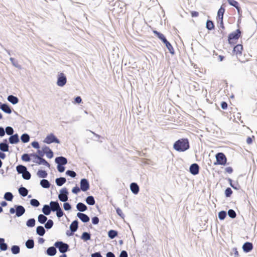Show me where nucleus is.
<instances>
[{
	"label": "nucleus",
	"instance_id": "obj_1",
	"mask_svg": "<svg viewBox=\"0 0 257 257\" xmlns=\"http://www.w3.org/2000/svg\"><path fill=\"white\" fill-rule=\"evenodd\" d=\"M190 147L187 139L182 138L176 141L173 145V148L178 152H184Z\"/></svg>",
	"mask_w": 257,
	"mask_h": 257
},
{
	"label": "nucleus",
	"instance_id": "obj_2",
	"mask_svg": "<svg viewBox=\"0 0 257 257\" xmlns=\"http://www.w3.org/2000/svg\"><path fill=\"white\" fill-rule=\"evenodd\" d=\"M153 33L156 34V35L160 39L162 40V41L165 44L166 47L168 49L169 52L173 54L174 53V49L172 46V45L169 42L167 41L164 35L157 31H154Z\"/></svg>",
	"mask_w": 257,
	"mask_h": 257
},
{
	"label": "nucleus",
	"instance_id": "obj_3",
	"mask_svg": "<svg viewBox=\"0 0 257 257\" xmlns=\"http://www.w3.org/2000/svg\"><path fill=\"white\" fill-rule=\"evenodd\" d=\"M26 210L24 206L20 205H15L14 207H12L10 209V212L11 214L16 213V216L19 217L22 216L25 213Z\"/></svg>",
	"mask_w": 257,
	"mask_h": 257
},
{
	"label": "nucleus",
	"instance_id": "obj_4",
	"mask_svg": "<svg viewBox=\"0 0 257 257\" xmlns=\"http://www.w3.org/2000/svg\"><path fill=\"white\" fill-rule=\"evenodd\" d=\"M55 246L58 248L59 251L62 253L67 252L69 249V245L61 241H57L54 244Z\"/></svg>",
	"mask_w": 257,
	"mask_h": 257
},
{
	"label": "nucleus",
	"instance_id": "obj_5",
	"mask_svg": "<svg viewBox=\"0 0 257 257\" xmlns=\"http://www.w3.org/2000/svg\"><path fill=\"white\" fill-rule=\"evenodd\" d=\"M217 164L224 165L226 163V158L223 153H218L215 155ZM216 164V163H214Z\"/></svg>",
	"mask_w": 257,
	"mask_h": 257
},
{
	"label": "nucleus",
	"instance_id": "obj_6",
	"mask_svg": "<svg viewBox=\"0 0 257 257\" xmlns=\"http://www.w3.org/2000/svg\"><path fill=\"white\" fill-rule=\"evenodd\" d=\"M68 191L67 189L66 188H63L60 190L58 198L62 202H66L68 199Z\"/></svg>",
	"mask_w": 257,
	"mask_h": 257
},
{
	"label": "nucleus",
	"instance_id": "obj_7",
	"mask_svg": "<svg viewBox=\"0 0 257 257\" xmlns=\"http://www.w3.org/2000/svg\"><path fill=\"white\" fill-rule=\"evenodd\" d=\"M67 82V78L63 73H60L58 74L57 84L60 87L64 86Z\"/></svg>",
	"mask_w": 257,
	"mask_h": 257
},
{
	"label": "nucleus",
	"instance_id": "obj_8",
	"mask_svg": "<svg viewBox=\"0 0 257 257\" xmlns=\"http://www.w3.org/2000/svg\"><path fill=\"white\" fill-rule=\"evenodd\" d=\"M44 142L48 144H50L53 143L60 144V141L53 134H50V135H48L45 139Z\"/></svg>",
	"mask_w": 257,
	"mask_h": 257
},
{
	"label": "nucleus",
	"instance_id": "obj_9",
	"mask_svg": "<svg viewBox=\"0 0 257 257\" xmlns=\"http://www.w3.org/2000/svg\"><path fill=\"white\" fill-rule=\"evenodd\" d=\"M78 227V221L77 220H74L70 225V229L71 230V233L68 234L69 230H67L66 232V234L68 236L72 235L74 233L77 231Z\"/></svg>",
	"mask_w": 257,
	"mask_h": 257
},
{
	"label": "nucleus",
	"instance_id": "obj_10",
	"mask_svg": "<svg viewBox=\"0 0 257 257\" xmlns=\"http://www.w3.org/2000/svg\"><path fill=\"white\" fill-rule=\"evenodd\" d=\"M240 31L237 29L235 32L230 34L228 36V42L229 43H233V40H237L240 35Z\"/></svg>",
	"mask_w": 257,
	"mask_h": 257
},
{
	"label": "nucleus",
	"instance_id": "obj_11",
	"mask_svg": "<svg viewBox=\"0 0 257 257\" xmlns=\"http://www.w3.org/2000/svg\"><path fill=\"white\" fill-rule=\"evenodd\" d=\"M80 189L83 191L85 192L89 189V183L88 181L85 178L82 179L80 180Z\"/></svg>",
	"mask_w": 257,
	"mask_h": 257
},
{
	"label": "nucleus",
	"instance_id": "obj_12",
	"mask_svg": "<svg viewBox=\"0 0 257 257\" xmlns=\"http://www.w3.org/2000/svg\"><path fill=\"white\" fill-rule=\"evenodd\" d=\"M190 172L193 175H196L199 173V166L196 163H193L191 165L189 168Z\"/></svg>",
	"mask_w": 257,
	"mask_h": 257
},
{
	"label": "nucleus",
	"instance_id": "obj_13",
	"mask_svg": "<svg viewBox=\"0 0 257 257\" xmlns=\"http://www.w3.org/2000/svg\"><path fill=\"white\" fill-rule=\"evenodd\" d=\"M36 159L37 160H35L33 161L34 163L37 164L38 165H43L46 166H47L49 168L50 167V164L42 157L39 156V157Z\"/></svg>",
	"mask_w": 257,
	"mask_h": 257
},
{
	"label": "nucleus",
	"instance_id": "obj_14",
	"mask_svg": "<svg viewBox=\"0 0 257 257\" xmlns=\"http://www.w3.org/2000/svg\"><path fill=\"white\" fill-rule=\"evenodd\" d=\"M55 162L57 165H65L67 163V159L63 156L56 157Z\"/></svg>",
	"mask_w": 257,
	"mask_h": 257
},
{
	"label": "nucleus",
	"instance_id": "obj_15",
	"mask_svg": "<svg viewBox=\"0 0 257 257\" xmlns=\"http://www.w3.org/2000/svg\"><path fill=\"white\" fill-rule=\"evenodd\" d=\"M0 150L4 152L9 151V146L7 139H5L3 142L0 143Z\"/></svg>",
	"mask_w": 257,
	"mask_h": 257
},
{
	"label": "nucleus",
	"instance_id": "obj_16",
	"mask_svg": "<svg viewBox=\"0 0 257 257\" xmlns=\"http://www.w3.org/2000/svg\"><path fill=\"white\" fill-rule=\"evenodd\" d=\"M77 216L84 223L87 222L89 221L90 218L89 216L83 213L78 212L77 213Z\"/></svg>",
	"mask_w": 257,
	"mask_h": 257
},
{
	"label": "nucleus",
	"instance_id": "obj_17",
	"mask_svg": "<svg viewBox=\"0 0 257 257\" xmlns=\"http://www.w3.org/2000/svg\"><path fill=\"white\" fill-rule=\"evenodd\" d=\"M130 189L134 194L136 195L138 194L140 188L137 183L133 182L130 185Z\"/></svg>",
	"mask_w": 257,
	"mask_h": 257
},
{
	"label": "nucleus",
	"instance_id": "obj_18",
	"mask_svg": "<svg viewBox=\"0 0 257 257\" xmlns=\"http://www.w3.org/2000/svg\"><path fill=\"white\" fill-rule=\"evenodd\" d=\"M253 245L252 243L249 242H245L242 245V249L245 252H248L252 249Z\"/></svg>",
	"mask_w": 257,
	"mask_h": 257
},
{
	"label": "nucleus",
	"instance_id": "obj_19",
	"mask_svg": "<svg viewBox=\"0 0 257 257\" xmlns=\"http://www.w3.org/2000/svg\"><path fill=\"white\" fill-rule=\"evenodd\" d=\"M9 141L11 144H16L19 142L20 140L17 134L11 136L9 139Z\"/></svg>",
	"mask_w": 257,
	"mask_h": 257
},
{
	"label": "nucleus",
	"instance_id": "obj_20",
	"mask_svg": "<svg viewBox=\"0 0 257 257\" xmlns=\"http://www.w3.org/2000/svg\"><path fill=\"white\" fill-rule=\"evenodd\" d=\"M49 206L51 208V211L53 212H55L56 210L61 208L58 201H51L50 202Z\"/></svg>",
	"mask_w": 257,
	"mask_h": 257
},
{
	"label": "nucleus",
	"instance_id": "obj_21",
	"mask_svg": "<svg viewBox=\"0 0 257 257\" xmlns=\"http://www.w3.org/2000/svg\"><path fill=\"white\" fill-rule=\"evenodd\" d=\"M242 50V46L241 45L238 44L234 47L233 52L237 56L241 55Z\"/></svg>",
	"mask_w": 257,
	"mask_h": 257
},
{
	"label": "nucleus",
	"instance_id": "obj_22",
	"mask_svg": "<svg viewBox=\"0 0 257 257\" xmlns=\"http://www.w3.org/2000/svg\"><path fill=\"white\" fill-rule=\"evenodd\" d=\"M56 252L57 250L55 246L49 247L46 250V253L50 256H54L56 254Z\"/></svg>",
	"mask_w": 257,
	"mask_h": 257
},
{
	"label": "nucleus",
	"instance_id": "obj_23",
	"mask_svg": "<svg viewBox=\"0 0 257 257\" xmlns=\"http://www.w3.org/2000/svg\"><path fill=\"white\" fill-rule=\"evenodd\" d=\"M76 208L80 212H84L87 209V207L84 203L79 202L76 205Z\"/></svg>",
	"mask_w": 257,
	"mask_h": 257
},
{
	"label": "nucleus",
	"instance_id": "obj_24",
	"mask_svg": "<svg viewBox=\"0 0 257 257\" xmlns=\"http://www.w3.org/2000/svg\"><path fill=\"white\" fill-rule=\"evenodd\" d=\"M8 100L13 104H16L19 102V99L17 97L13 95H9L7 98Z\"/></svg>",
	"mask_w": 257,
	"mask_h": 257
},
{
	"label": "nucleus",
	"instance_id": "obj_25",
	"mask_svg": "<svg viewBox=\"0 0 257 257\" xmlns=\"http://www.w3.org/2000/svg\"><path fill=\"white\" fill-rule=\"evenodd\" d=\"M49 205L46 204L43 206L42 211L44 215H49L52 211Z\"/></svg>",
	"mask_w": 257,
	"mask_h": 257
},
{
	"label": "nucleus",
	"instance_id": "obj_26",
	"mask_svg": "<svg viewBox=\"0 0 257 257\" xmlns=\"http://www.w3.org/2000/svg\"><path fill=\"white\" fill-rule=\"evenodd\" d=\"M45 232V229L42 226H38L36 228V233L40 236H43Z\"/></svg>",
	"mask_w": 257,
	"mask_h": 257
},
{
	"label": "nucleus",
	"instance_id": "obj_27",
	"mask_svg": "<svg viewBox=\"0 0 257 257\" xmlns=\"http://www.w3.org/2000/svg\"><path fill=\"white\" fill-rule=\"evenodd\" d=\"M57 186H61L66 182V179L64 177L58 178L55 180Z\"/></svg>",
	"mask_w": 257,
	"mask_h": 257
},
{
	"label": "nucleus",
	"instance_id": "obj_28",
	"mask_svg": "<svg viewBox=\"0 0 257 257\" xmlns=\"http://www.w3.org/2000/svg\"><path fill=\"white\" fill-rule=\"evenodd\" d=\"M41 186L44 188H49L50 186V183L48 180L46 179H42L40 181Z\"/></svg>",
	"mask_w": 257,
	"mask_h": 257
},
{
	"label": "nucleus",
	"instance_id": "obj_29",
	"mask_svg": "<svg viewBox=\"0 0 257 257\" xmlns=\"http://www.w3.org/2000/svg\"><path fill=\"white\" fill-rule=\"evenodd\" d=\"M91 238V234L87 232H84L82 233V235L81 236V239L84 240V241H86L87 240H90Z\"/></svg>",
	"mask_w": 257,
	"mask_h": 257
},
{
	"label": "nucleus",
	"instance_id": "obj_30",
	"mask_svg": "<svg viewBox=\"0 0 257 257\" xmlns=\"http://www.w3.org/2000/svg\"><path fill=\"white\" fill-rule=\"evenodd\" d=\"M1 109L5 112L10 114L12 113V109L10 106L7 103H4Z\"/></svg>",
	"mask_w": 257,
	"mask_h": 257
},
{
	"label": "nucleus",
	"instance_id": "obj_31",
	"mask_svg": "<svg viewBox=\"0 0 257 257\" xmlns=\"http://www.w3.org/2000/svg\"><path fill=\"white\" fill-rule=\"evenodd\" d=\"M19 193L21 196L25 197L28 194V190L24 187H21L19 189Z\"/></svg>",
	"mask_w": 257,
	"mask_h": 257
},
{
	"label": "nucleus",
	"instance_id": "obj_32",
	"mask_svg": "<svg viewBox=\"0 0 257 257\" xmlns=\"http://www.w3.org/2000/svg\"><path fill=\"white\" fill-rule=\"evenodd\" d=\"M85 201L86 203L89 205H93L95 203V199L92 196H88L87 197Z\"/></svg>",
	"mask_w": 257,
	"mask_h": 257
},
{
	"label": "nucleus",
	"instance_id": "obj_33",
	"mask_svg": "<svg viewBox=\"0 0 257 257\" xmlns=\"http://www.w3.org/2000/svg\"><path fill=\"white\" fill-rule=\"evenodd\" d=\"M17 171L19 174H23L25 171H26L27 169L26 167L23 166L22 165H19L16 167Z\"/></svg>",
	"mask_w": 257,
	"mask_h": 257
},
{
	"label": "nucleus",
	"instance_id": "obj_34",
	"mask_svg": "<svg viewBox=\"0 0 257 257\" xmlns=\"http://www.w3.org/2000/svg\"><path fill=\"white\" fill-rule=\"evenodd\" d=\"M47 220V217L44 214H40L38 217V221L41 224H44Z\"/></svg>",
	"mask_w": 257,
	"mask_h": 257
},
{
	"label": "nucleus",
	"instance_id": "obj_35",
	"mask_svg": "<svg viewBox=\"0 0 257 257\" xmlns=\"http://www.w3.org/2000/svg\"><path fill=\"white\" fill-rule=\"evenodd\" d=\"M21 141L24 143H27L30 141V136L28 134H23L21 137Z\"/></svg>",
	"mask_w": 257,
	"mask_h": 257
},
{
	"label": "nucleus",
	"instance_id": "obj_36",
	"mask_svg": "<svg viewBox=\"0 0 257 257\" xmlns=\"http://www.w3.org/2000/svg\"><path fill=\"white\" fill-rule=\"evenodd\" d=\"M26 246L28 249H32L34 246V241L32 239H29L26 242Z\"/></svg>",
	"mask_w": 257,
	"mask_h": 257
},
{
	"label": "nucleus",
	"instance_id": "obj_37",
	"mask_svg": "<svg viewBox=\"0 0 257 257\" xmlns=\"http://www.w3.org/2000/svg\"><path fill=\"white\" fill-rule=\"evenodd\" d=\"M14 196L11 192H7L4 195V199L8 201H12Z\"/></svg>",
	"mask_w": 257,
	"mask_h": 257
},
{
	"label": "nucleus",
	"instance_id": "obj_38",
	"mask_svg": "<svg viewBox=\"0 0 257 257\" xmlns=\"http://www.w3.org/2000/svg\"><path fill=\"white\" fill-rule=\"evenodd\" d=\"M118 234L117 231L115 230H110L108 232V236L111 239H113L115 238Z\"/></svg>",
	"mask_w": 257,
	"mask_h": 257
},
{
	"label": "nucleus",
	"instance_id": "obj_39",
	"mask_svg": "<svg viewBox=\"0 0 257 257\" xmlns=\"http://www.w3.org/2000/svg\"><path fill=\"white\" fill-rule=\"evenodd\" d=\"M36 221L34 218H31L26 222V225L29 227H33L35 225Z\"/></svg>",
	"mask_w": 257,
	"mask_h": 257
},
{
	"label": "nucleus",
	"instance_id": "obj_40",
	"mask_svg": "<svg viewBox=\"0 0 257 257\" xmlns=\"http://www.w3.org/2000/svg\"><path fill=\"white\" fill-rule=\"evenodd\" d=\"M224 12L225 9L222 7H221L217 13V17L218 19H223Z\"/></svg>",
	"mask_w": 257,
	"mask_h": 257
},
{
	"label": "nucleus",
	"instance_id": "obj_41",
	"mask_svg": "<svg viewBox=\"0 0 257 257\" xmlns=\"http://www.w3.org/2000/svg\"><path fill=\"white\" fill-rule=\"evenodd\" d=\"M11 251L14 254H18L20 251V247L18 245H13L11 247Z\"/></svg>",
	"mask_w": 257,
	"mask_h": 257
},
{
	"label": "nucleus",
	"instance_id": "obj_42",
	"mask_svg": "<svg viewBox=\"0 0 257 257\" xmlns=\"http://www.w3.org/2000/svg\"><path fill=\"white\" fill-rule=\"evenodd\" d=\"M206 27L209 30H212L214 28L213 22L211 20H207L206 23Z\"/></svg>",
	"mask_w": 257,
	"mask_h": 257
},
{
	"label": "nucleus",
	"instance_id": "obj_43",
	"mask_svg": "<svg viewBox=\"0 0 257 257\" xmlns=\"http://www.w3.org/2000/svg\"><path fill=\"white\" fill-rule=\"evenodd\" d=\"M37 175L40 178H45L47 177L48 174L46 171L39 170L37 172Z\"/></svg>",
	"mask_w": 257,
	"mask_h": 257
},
{
	"label": "nucleus",
	"instance_id": "obj_44",
	"mask_svg": "<svg viewBox=\"0 0 257 257\" xmlns=\"http://www.w3.org/2000/svg\"><path fill=\"white\" fill-rule=\"evenodd\" d=\"M31 175L30 173L27 170L25 172L22 174V177L24 179L29 180L30 179Z\"/></svg>",
	"mask_w": 257,
	"mask_h": 257
},
{
	"label": "nucleus",
	"instance_id": "obj_45",
	"mask_svg": "<svg viewBox=\"0 0 257 257\" xmlns=\"http://www.w3.org/2000/svg\"><path fill=\"white\" fill-rule=\"evenodd\" d=\"M53 221L51 219H49L45 224V227L47 229H50L53 225Z\"/></svg>",
	"mask_w": 257,
	"mask_h": 257
},
{
	"label": "nucleus",
	"instance_id": "obj_46",
	"mask_svg": "<svg viewBox=\"0 0 257 257\" xmlns=\"http://www.w3.org/2000/svg\"><path fill=\"white\" fill-rule=\"evenodd\" d=\"M21 158L23 161L25 162H29L31 160L30 155L29 154H24Z\"/></svg>",
	"mask_w": 257,
	"mask_h": 257
},
{
	"label": "nucleus",
	"instance_id": "obj_47",
	"mask_svg": "<svg viewBox=\"0 0 257 257\" xmlns=\"http://www.w3.org/2000/svg\"><path fill=\"white\" fill-rule=\"evenodd\" d=\"M30 204L34 207H38L40 205L39 201L36 199H32L30 200Z\"/></svg>",
	"mask_w": 257,
	"mask_h": 257
},
{
	"label": "nucleus",
	"instance_id": "obj_48",
	"mask_svg": "<svg viewBox=\"0 0 257 257\" xmlns=\"http://www.w3.org/2000/svg\"><path fill=\"white\" fill-rule=\"evenodd\" d=\"M8 135L12 136L14 133V130L11 126H7L6 127L5 133Z\"/></svg>",
	"mask_w": 257,
	"mask_h": 257
},
{
	"label": "nucleus",
	"instance_id": "obj_49",
	"mask_svg": "<svg viewBox=\"0 0 257 257\" xmlns=\"http://www.w3.org/2000/svg\"><path fill=\"white\" fill-rule=\"evenodd\" d=\"M228 215L231 218H234L236 217V214L233 209H229L228 211Z\"/></svg>",
	"mask_w": 257,
	"mask_h": 257
},
{
	"label": "nucleus",
	"instance_id": "obj_50",
	"mask_svg": "<svg viewBox=\"0 0 257 257\" xmlns=\"http://www.w3.org/2000/svg\"><path fill=\"white\" fill-rule=\"evenodd\" d=\"M226 216V212L225 211H221L218 213V218L220 220H223Z\"/></svg>",
	"mask_w": 257,
	"mask_h": 257
},
{
	"label": "nucleus",
	"instance_id": "obj_51",
	"mask_svg": "<svg viewBox=\"0 0 257 257\" xmlns=\"http://www.w3.org/2000/svg\"><path fill=\"white\" fill-rule=\"evenodd\" d=\"M66 174L67 176H69L72 178H74L76 176V173L74 171L72 170H67L66 172Z\"/></svg>",
	"mask_w": 257,
	"mask_h": 257
},
{
	"label": "nucleus",
	"instance_id": "obj_52",
	"mask_svg": "<svg viewBox=\"0 0 257 257\" xmlns=\"http://www.w3.org/2000/svg\"><path fill=\"white\" fill-rule=\"evenodd\" d=\"M227 2L229 5L235 7V8H237V6L239 5L238 3L235 0H227Z\"/></svg>",
	"mask_w": 257,
	"mask_h": 257
},
{
	"label": "nucleus",
	"instance_id": "obj_53",
	"mask_svg": "<svg viewBox=\"0 0 257 257\" xmlns=\"http://www.w3.org/2000/svg\"><path fill=\"white\" fill-rule=\"evenodd\" d=\"M10 60L11 61L12 64L16 68H20L21 66L19 65L17 61H15V59L13 58H10Z\"/></svg>",
	"mask_w": 257,
	"mask_h": 257
},
{
	"label": "nucleus",
	"instance_id": "obj_54",
	"mask_svg": "<svg viewBox=\"0 0 257 257\" xmlns=\"http://www.w3.org/2000/svg\"><path fill=\"white\" fill-rule=\"evenodd\" d=\"M232 193V191L230 188H227L225 190V195L226 197H229Z\"/></svg>",
	"mask_w": 257,
	"mask_h": 257
},
{
	"label": "nucleus",
	"instance_id": "obj_55",
	"mask_svg": "<svg viewBox=\"0 0 257 257\" xmlns=\"http://www.w3.org/2000/svg\"><path fill=\"white\" fill-rule=\"evenodd\" d=\"M56 215H57V217H58V218H60V217H62L64 215L63 211L62 209H61V208H60L59 209L56 210Z\"/></svg>",
	"mask_w": 257,
	"mask_h": 257
},
{
	"label": "nucleus",
	"instance_id": "obj_56",
	"mask_svg": "<svg viewBox=\"0 0 257 257\" xmlns=\"http://www.w3.org/2000/svg\"><path fill=\"white\" fill-rule=\"evenodd\" d=\"M63 207L64 209L66 211L70 210L71 209V205L69 203L66 202H65L63 204Z\"/></svg>",
	"mask_w": 257,
	"mask_h": 257
},
{
	"label": "nucleus",
	"instance_id": "obj_57",
	"mask_svg": "<svg viewBox=\"0 0 257 257\" xmlns=\"http://www.w3.org/2000/svg\"><path fill=\"white\" fill-rule=\"evenodd\" d=\"M116 213L118 215H119L120 217H121L122 218H124V215L123 213H122V210L119 208H118V207L116 208Z\"/></svg>",
	"mask_w": 257,
	"mask_h": 257
},
{
	"label": "nucleus",
	"instance_id": "obj_58",
	"mask_svg": "<svg viewBox=\"0 0 257 257\" xmlns=\"http://www.w3.org/2000/svg\"><path fill=\"white\" fill-rule=\"evenodd\" d=\"M57 169L59 172L62 173L64 172L65 168L64 165H57Z\"/></svg>",
	"mask_w": 257,
	"mask_h": 257
},
{
	"label": "nucleus",
	"instance_id": "obj_59",
	"mask_svg": "<svg viewBox=\"0 0 257 257\" xmlns=\"http://www.w3.org/2000/svg\"><path fill=\"white\" fill-rule=\"evenodd\" d=\"M99 218L97 216H94L92 218V223L93 224H97L99 223Z\"/></svg>",
	"mask_w": 257,
	"mask_h": 257
},
{
	"label": "nucleus",
	"instance_id": "obj_60",
	"mask_svg": "<svg viewBox=\"0 0 257 257\" xmlns=\"http://www.w3.org/2000/svg\"><path fill=\"white\" fill-rule=\"evenodd\" d=\"M8 249V245L6 243H4L2 244H0V249L3 251H5Z\"/></svg>",
	"mask_w": 257,
	"mask_h": 257
},
{
	"label": "nucleus",
	"instance_id": "obj_61",
	"mask_svg": "<svg viewBox=\"0 0 257 257\" xmlns=\"http://www.w3.org/2000/svg\"><path fill=\"white\" fill-rule=\"evenodd\" d=\"M31 145L32 146L35 148V149H39L40 148V145H39V144L38 142L37 141H34V142H33L32 143H31Z\"/></svg>",
	"mask_w": 257,
	"mask_h": 257
},
{
	"label": "nucleus",
	"instance_id": "obj_62",
	"mask_svg": "<svg viewBox=\"0 0 257 257\" xmlns=\"http://www.w3.org/2000/svg\"><path fill=\"white\" fill-rule=\"evenodd\" d=\"M45 154L46 155L47 157L48 158L51 159L53 157V152H52V151L51 150H50V151H49L47 152H46V153Z\"/></svg>",
	"mask_w": 257,
	"mask_h": 257
},
{
	"label": "nucleus",
	"instance_id": "obj_63",
	"mask_svg": "<svg viewBox=\"0 0 257 257\" xmlns=\"http://www.w3.org/2000/svg\"><path fill=\"white\" fill-rule=\"evenodd\" d=\"M80 188H79L78 186H75L73 188L72 190V192L74 194H77L80 191Z\"/></svg>",
	"mask_w": 257,
	"mask_h": 257
},
{
	"label": "nucleus",
	"instance_id": "obj_64",
	"mask_svg": "<svg viewBox=\"0 0 257 257\" xmlns=\"http://www.w3.org/2000/svg\"><path fill=\"white\" fill-rule=\"evenodd\" d=\"M128 254L125 250H122L120 252L119 257H127Z\"/></svg>",
	"mask_w": 257,
	"mask_h": 257
}]
</instances>
